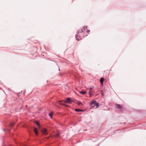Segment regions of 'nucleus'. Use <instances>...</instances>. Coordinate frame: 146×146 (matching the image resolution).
I'll list each match as a JSON object with an SVG mask.
<instances>
[{
  "label": "nucleus",
  "instance_id": "nucleus-1",
  "mask_svg": "<svg viewBox=\"0 0 146 146\" xmlns=\"http://www.w3.org/2000/svg\"><path fill=\"white\" fill-rule=\"evenodd\" d=\"M89 31L87 29V27H84L80 28L76 35V38L77 40H79L82 38L87 36L89 34Z\"/></svg>",
  "mask_w": 146,
  "mask_h": 146
},
{
  "label": "nucleus",
  "instance_id": "nucleus-2",
  "mask_svg": "<svg viewBox=\"0 0 146 146\" xmlns=\"http://www.w3.org/2000/svg\"><path fill=\"white\" fill-rule=\"evenodd\" d=\"M72 101L71 99L70 98H67L66 100L64 101V102L65 103H68L71 104L72 103Z\"/></svg>",
  "mask_w": 146,
  "mask_h": 146
},
{
  "label": "nucleus",
  "instance_id": "nucleus-3",
  "mask_svg": "<svg viewBox=\"0 0 146 146\" xmlns=\"http://www.w3.org/2000/svg\"><path fill=\"white\" fill-rule=\"evenodd\" d=\"M115 107L119 109L121 111H122V107L120 105L118 104H115Z\"/></svg>",
  "mask_w": 146,
  "mask_h": 146
},
{
  "label": "nucleus",
  "instance_id": "nucleus-4",
  "mask_svg": "<svg viewBox=\"0 0 146 146\" xmlns=\"http://www.w3.org/2000/svg\"><path fill=\"white\" fill-rule=\"evenodd\" d=\"M94 88V86H91L90 88H89V94L90 97H91V95L92 94V90Z\"/></svg>",
  "mask_w": 146,
  "mask_h": 146
},
{
  "label": "nucleus",
  "instance_id": "nucleus-5",
  "mask_svg": "<svg viewBox=\"0 0 146 146\" xmlns=\"http://www.w3.org/2000/svg\"><path fill=\"white\" fill-rule=\"evenodd\" d=\"M96 102L95 100H93L91 103V105L93 107H94L96 106Z\"/></svg>",
  "mask_w": 146,
  "mask_h": 146
},
{
  "label": "nucleus",
  "instance_id": "nucleus-6",
  "mask_svg": "<svg viewBox=\"0 0 146 146\" xmlns=\"http://www.w3.org/2000/svg\"><path fill=\"white\" fill-rule=\"evenodd\" d=\"M42 131L43 134L46 135L48 133V132L47 130L45 129L44 128L42 129Z\"/></svg>",
  "mask_w": 146,
  "mask_h": 146
},
{
  "label": "nucleus",
  "instance_id": "nucleus-7",
  "mask_svg": "<svg viewBox=\"0 0 146 146\" xmlns=\"http://www.w3.org/2000/svg\"><path fill=\"white\" fill-rule=\"evenodd\" d=\"M104 80V78H102L100 79V82L102 85L103 84V82Z\"/></svg>",
  "mask_w": 146,
  "mask_h": 146
},
{
  "label": "nucleus",
  "instance_id": "nucleus-8",
  "mask_svg": "<svg viewBox=\"0 0 146 146\" xmlns=\"http://www.w3.org/2000/svg\"><path fill=\"white\" fill-rule=\"evenodd\" d=\"M79 92L81 94H84L86 93V91H80Z\"/></svg>",
  "mask_w": 146,
  "mask_h": 146
},
{
  "label": "nucleus",
  "instance_id": "nucleus-9",
  "mask_svg": "<svg viewBox=\"0 0 146 146\" xmlns=\"http://www.w3.org/2000/svg\"><path fill=\"white\" fill-rule=\"evenodd\" d=\"M34 130L35 132L36 133V135H37V130L36 128H34Z\"/></svg>",
  "mask_w": 146,
  "mask_h": 146
},
{
  "label": "nucleus",
  "instance_id": "nucleus-10",
  "mask_svg": "<svg viewBox=\"0 0 146 146\" xmlns=\"http://www.w3.org/2000/svg\"><path fill=\"white\" fill-rule=\"evenodd\" d=\"M53 114V113L52 112H50L49 114V115L51 119L52 118V115Z\"/></svg>",
  "mask_w": 146,
  "mask_h": 146
},
{
  "label": "nucleus",
  "instance_id": "nucleus-11",
  "mask_svg": "<svg viewBox=\"0 0 146 146\" xmlns=\"http://www.w3.org/2000/svg\"><path fill=\"white\" fill-rule=\"evenodd\" d=\"M75 110L76 111H77V112L82 111V110H80V109H75Z\"/></svg>",
  "mask_w": 146,
  "mask_h": 146
},
{
  "label": "nucleus",
  "instance_id": "nucleus-12",
  "mask_svg": "<svg viewBox=\"0 0 146 146\" xmlns=\"http://www.w3.org/2000/svg\"><path fill=\"white\" fill-rule=\"evenodd\" d=\"M14 125V123H11L10 125H9L10 127H13Z\"/></svg>",
  "mask_w": 146,
  "mask_h": 146
},
{
  "label": "nucleus",
  "instance_id": "nucleus-13",
  "mask_svg": "<svg viewBox=\"0 0 146 146\" xmlns=\"http://www.w3.org/2000/svg\"><path fill=\"white\" fill-rule=\"evenodd\" d=\"M77 104L79 106H80L81 105H82V104L81 102H77Z\"/></svg>",
  "mask_w": 146,
  "mask_h": 146
},
{
  "label": "nucleus",
  "instance_id": "nucleus-14",
  "mask_svg": "<svg viewBox=\"0 0 146 146\" xmlns=\"http://www.w3.org/2000/svg\"><path fill=\"white\" fill-rule=\"evenodd\" d=\"M96 108H98L99 106V104L98 103H96Z\"/></svg>",
  "mask_w": 146,
  "mask_h": 146
},
{
  "label": "nucleus",
  "instance_id": "nucleus-15",
  "mask_svg": "<svg viewBox=\"0 0 146 146\" xmlns=\"http://www.w3.org/2000/svg\"><path fill=\"white\" fill-rule=\"evenodd\" d=\"M59 104H62V105H64L65 106H68V105H66V104H63L62 103H61V102H60V103H59Z\"/></svg>",
  "mask_w": 146,
  "mask_h": 146
},
{
  "label": "nucleus",
  "instance_id": "nucleus-16",
  "mask_svg": "<svg viewBox=\"0 0 146 146\" xmlns=\"http://www.w3.org/2000/svg\"><path fill=\"white\" fill-rule=\"evenodd\" d=\"M59 135V134H58L55 135V137H58Z\"/></svg>",
  "mask_w": 146,
  "mask_h": 146
},
{
  "label": "nucleus",
  "instance_id": "nucleus-17",
  "mask_svg": "<svg viewBox=\"0 0 146 146\" xmlns=\"http://www.w3.org/2000/svg\"><path fill=\"white\" fill-rule=\"evenodd\" d=\"M36 124L37 125H38L39 126V124L38 122L37 121L36 122H35Z\"/></svg>",
  "mask_w": 146,
  "mask_h": 146
},
{
  "label": "nucleus",
  "instance_id": "nucleus-18",
  "mask_svg": "<svg viewBox=\"0 0 146 146\" xmlns=\"http://www.w3.org/2000/svg\"><path fill=\"white\" fill-rule=\"evenodd\" d=\"M3 130L4 131H5V129H3Z\"/></svg>",
  "mask_w": 146,
  "mask_h": 146
}]
</instances>
